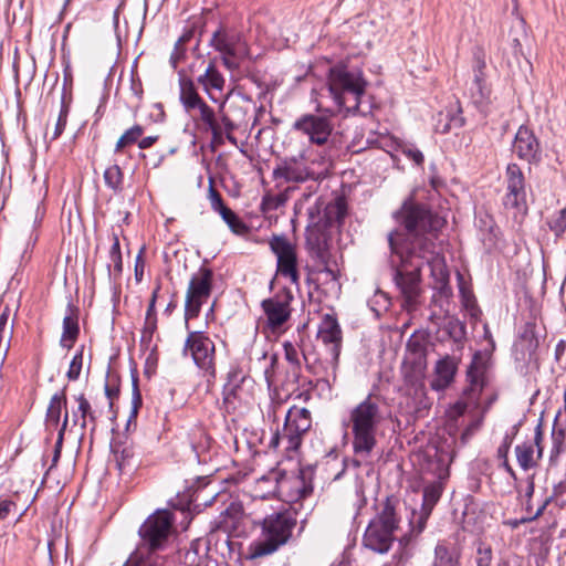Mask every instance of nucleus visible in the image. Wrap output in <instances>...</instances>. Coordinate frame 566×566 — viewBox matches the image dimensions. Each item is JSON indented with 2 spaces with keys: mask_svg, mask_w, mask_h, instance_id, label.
I'll list each match as a JSON object with an SVG mask.
<instances>
[{
  "mask_svg": "<svg viewBox=\"0 0 566 566\" xmlns=\"http://www.w3.org/2000/svg\"><path fill=\"white\" fill-rule=\"evenodd\" d=\"M424 369V359H413L405 363L402 367L405 384L413 389L415 394L423 389Z\"/></svg>",
  "mask_w": 566,
  "mask_h": 566,
  "instance_id": "27",
  "label": "nucleus"
},
{
  "mask_svg": "<svg viewBox=\"0 0 566 566\" xmlns=\"http://www.w3.org/2000/svg\"><path fill=\"white\" fill-rule=\"evenodd\" d=\"M395 218L402 231H391L388 234V244L391 254L399 259L400 268H395L394 281L403 300L402 307L408 312L417 310L423 265L430 269L433 289L440 297L448 300L452 295L449 271L436 242L446 220L426 205L412 200H406Z\"/></svg>",
  "mask_w": 566,
  "mask_h": 566,
  "instance_id": "1",
  "label": "nucleus"
},
{
  "mask_svg": "<svg viewBox=\"0 0 566 566\" xmlns=\"http://www.w3.org/2000/svg\"><path fill=\"white\" fill-rule=\"evenodd\" d=\"M18 505L9 497L0 499V522L4 521L10 514L15 513Z\"/></svg>",
  "mask_w": 566,
  "mask_h": 566,
  "instance_id": "57",
  "label": "nucleus"
},
{
  "mask_svg": "<svg viewBox=\"0 0 566 566\" xmlns=\"http://www.w3.org/2000/svg\"><path fill=\"white\" fill-rule=\"evenodd\" d=\"M490 366V356L478 352L473 355L472 361L467 370L468 387L464 388L463 395L471 401L478 403L480 396L486 386V371Z\"/></svg>",
  "mask_w": 566,
  "mask_h": 566,
  "instance_id": "15",
  "label": "nucleus"
},
{
  "mask_svg": "<svg viewBox=\"0 0 566 566\" xmlns=\"http://www.w3.org/2000/svg\"><path fill=\"white\" fill-rule=\"evenodd\" d=\"M159 291H160V285L158 284L155 287V290L153 291L150 302H149V305H148V308L146 312V318H157L155 306H156V301H157Z\"/></svg>",
  "mask_w": 566,
  "mask_h": 566,
  "instance_id": "64",
  "label": "nucleus"
},
{
  "mask_svg": "<svg viewBox=\"0 0 566 566\" xmlns=\"http://www.w3.org/2000/svg\"><path fill=\"white\" fill-rule=\"evenodd\" d=\"M123 566H171L168 558L159 553H143V549H135Z\"/></svg>",
  "mask_w": 566,
  "mask_h": 566,
  "instance_id": "30",
  "label": "nucleus"
},
{
  "mask_svg": "<svg viewBox=\"0 0 566 566\" xmlns=\"http://www.w3.org/2000/svg\"><path fill=\"white\" fill-rule=\"evenodd\" d=\"M306 247L308 251L314 256H316L321 262H325L326 259L328 258L327 238L317 226L307 229Z\"/></svg>",
  "mask_w": 566,
  "mask_h": 566,
  "instance_id": "29",
  "label": "nucleus"
},
{
  "mask_svg": "<svg viewBox=\"0 0 566 566\" xmlns=\"http://www.w3.org/2000/svg\"><path fill=\"white\" fill-rule=\"evenodd\" d=\"M543 430L541 424L535 428V434L533 441H525L515 447V455L518 465L527 471L537 465L538 460L543 455Z\"/></svg>",
  "mask_w": 566,
  "mask_h": 566,
  "instance_id": "20",
  "label": "nucleus"
},
{
  "mask_svg": "<svg viewBox=\"0 0 566 566\" xmlns=\"http://www.w3.org/2000/svg\"><path fill=\"white\" fill-rule=\"evenodd\" d=\"M210 45L221 54L232 55L234 59H245L249 55V46L243 36L224 28L213 32Z\"/></svg>",
  "mask_w": 566,
  "mask_h": 566,
  "instance_id": "18",
  "label": "nucleus"
},
{
  "mask_svg": "<svg viewBox=\"0 0 566 566\" xmlns=\"http://www.w3.org/2000/svg\"><path fill=\"white\" fill-rule=\"evenodd\" d=\"M241 384L227 382L223 387V405L227 412L235 409V400L240 399Z\"/></svg>",
  "mask_w": 566,
  "mask_h": 566,
  "instance_id": "41",
  "label": "nucleus"
},
{
  "mask_svg": "<svg viewBox=\"0 0 566 566\" xmlns=\"http://www.w3.org/2000/svg\"><path fill=\"white\" fill-rule=\"evenodd\" d=\"M430 514H431V511L424 510L422 507H421L420 513L413 514V516L410 521V524L417 531V533H421L424 530Z\"/></svg>",
  "mask_w": 566,
  "mask_h": 566,
  "instance_id": "54",
  "label": "nucleus"
},
{
  "mask_svg": "<svg viewBox=\"0 0 566 566\" xmlns=\"http://www.w3.org/2000/svg\"><path fill=\"white\" fill-rule=\"evenodd\" d=\"M485 67L484 53L479 50L474 53V77L470 86V96L472 103L481 111L488 107L492 94L491 86L486 83Z\"/></svg>",
  "mask_w": 566,
  "mask_h": 566,
  "instance_id": "17",
  "label": "nucleus"
},
{
  "mask_svg": "<svg viewBox=\"0 0 566 566\" xmlns=\"http://www.w3.org/2000/svg\"><path fill=\"white\" fill-rule=\"evenodd\" d=\"M317 338L327 347L331 355V364L335 370L338 365L343 343V333L335 314L323 315L318 325Z\"/></svg>",
  "mask_w": 566,
  "mask_h": 566,
  "instance_id": "16",
  "label": "nucleus"
},
{
  "mask_svg": "<svg viewBox=\"0 0 566 566\" xmlns=\"http://www.w3.org/2000/svg\"><path fill=\"white\" fill-rule=\"evenodd\" d=\"M407 348L417 355L415 359H424V345L419 336L413 334L407 343Z\"/></svg>",
  "mask_w": 566,
  "mask_h": 566,
  "instance_id": "53",
  "label": "nucleus"
},
{
  "mask_svg": "<svg viewBox=\"0 0 566 566\" xmlns=\"http://www.w3.org/2000/svg\"><path fill=\"white\" fill-rule=\"evenodd\" d=\"M174 522L175 516L169 510H157L149 515L138 530L140 544L136 549L146 554L158 553L167 543Z\"/></svg>",
  "mask_w": 566,
  "mask_h": 566,
  "instance_id": "8",
  "label": "nucleus"
},
{
  "mask_svg": "<svg viewBox=\"0 0 566 566\" xmlns=\"http://www.w3.org/2000/svg\"><path fill=\"white\" fill-rule=\"evenodd\" d=\"M9 315H10V310H9L8 306H6L3 308V311H2V313L0 314V336H6L7 335L8 339H10L11 333H12V327L7 333Z\"/></svg>",
  "mask_w": 566,
  "mask_h": 566,
  "instance_id": "63",
  "label": "nucleus"
},
{
  "mask_svg": "<svg viewBox=\"0 0 566 566\" xmlns=\"http://www.w3.org/2000/svg\"><path fill=\"white\" fill-rule=\"evenodd\" d=\"M213 271L201 266L190 277L185 300V318L188 322L198 317L201 307L209 300L212 292ZM188 327V323H186Z\"/></svg>",
  "mask_w": 566,
  "mask_h": 566,
  "instance_id": "10",
  "label": "nucleus"
},
{
  "mask_svg": "<svg viewBox=\"0 0 566 566\" xmlns=\"http://www.w3.org/2000/svg\"><path fill=\"white\" fill-rule=\"evenodd\" d=\"M192 437L198 439V441L191 440V449L196 455H199V453L208 447L210 438L201 427H196L192 429Z\"/></svg>",
  "mask_w": 566,
  "mask_h": 566,
  "instance_id": "44",
  "label": "nucleus"
},
{
  "mask_svg": "<svg viewBox=\"0 0 566 566\" xmlns=\"http://www.w3.org/2000/svg\"><path fill=\"white\" fill-rule=\"evenodd\" d=\"M384 420L379 397L369 394L349 411L354 453L366 460L377 446V431Z\"/></svg>",
  "mask_w": 566,
  "mask_h": 566,
  "instance_id": "2",
  "label": "nucleus"
},
{
  "mask_svg": "<svg viewBox=\"0 0 566 566\" xmlns=\"http://www.w3.org/2000/svg\"><path fill=\"white\" fill-rule=\"evenodd\" d=\"M311 412L306 408L293 406L289 409L282 430H276L269 442V447L277 450L281 446L284 451H296L304 434L311 429Z\"/></svg>",
  "mask_w": 566,
  "mask_h": 566,
  "instance_id": "6",
  "label": "nucleus"
},
{
  "mask_svg": "<svg viewBox=\"0 0 566 566\" xmlns=\"http://www.w3.org/2000/svg\"><path fill=\"white\" fill-rule=\"evenodd\" d=\"M221 115H220V119L219 120V124H221V127H222V136L226 135L227 139L232 143V144H237V139L234 136H232V132L235 129V125L234 123L229 118L228 115L223 114L222 112H220Z\"/></svg>",
  "mask_w": 566,
  "mask_h": 566,
  "instance_id": "51",
  "label": "nucleus"
},
{
  "mask_svg": "<svg viewBox=\"0 0 566 566\" xmlns=\"http://www.w3.org/2000/svg\"><path fill=\"white\" fill-rule=\"evenodd\" d=\"M565 449V430L559 429H553L552 432V447L549 451V458L551 461H556L560 453Z\"/></svg>",
  "mask_w": 566,
  "mask_h": 566,
  "instance_id": "42",
  "label": "nucleus"
},
{
  "mask_svg": "<svg viewBox=\"0 0 566 566\" xmlns=\"http://www.w3.org/2000/svg\"><path fill=\"white\" fill-rule=\"evenodd\" d=\"M75 399L78 403L77 412L81 415V429L84 430L90 422L92 423V431H94L96 428L97 416L95 411L92 409L90 401L85 398L83 394H80Z\"/></svg>",
  "mask_w": 566,
  "mask_h": 566,
  "instance_id": "34",
  "label": "nucleus"
},
{
  "mask_svg": "<svg viewBox=\"0 0 566 566\" xmlns=\"http://www.w3.org/2000/svg\"><path fill=\"white\" fill-rule=\"evenodd\" d=\"M441 494H442V484L440 482H434V483L426 485L423 489L422 509L432 512L434 505L440 500Z\"/></svg>",
  "mask_w": 566,
  "mask_h": 566,
  "instance_id": "38",
  "label": "nucleus"
},
{
  "mask_svg": "<svg viewBox=\"0 0 566 566\" xmlns=\"http://www.w3.org/2000/svg\"><path fill=\"white\" fill-rule=\"evenodd\" d=\"M80 334L78 308L71 302L67 303L63 317V332L60 344L64 348H72Z\"/></svg>",
  "mask_w": 566,
  "mask_h": 566,
  "instance_id": "24",
  "label": "nucleus"
},
{
  "mask_svg": "<svg viewBox=\"0 0 566 566\" xmlns=\"http://www.w3.org/2000/svg\"><path fill=\"white\" fill-rule=\"evenodd\" d=\"M219 214L233 233L243 235L249 232V227L229 207L222 209Z\"/></svg>",
  "mask_w": 566,
  "mask_h": 566,
  "instance_id": "37",
  "label": "nucleus"
},
{
  "mask_svg": "<svg viewBox=\"0 0 566 566\" xmlns=\"http://www.w3.org/2000/svg\"><path fill=\"white\" fill-rule=\"evenodd\" d=\"M114 452L119 470H123L125 467L130 464V459L134 457V451L132 448L124 447L120 450L116 449Z\"/></svg>",
  "mask_w": 566,
  "mask_h": 566,
  "instance_id": "52",
  "label": "nucleus"
},
{
  "mask_svg": "<svg viewBox=\"0 0 566 566\" xmlns=\"http://www.w3.org/2000/svg\"><path fill=\"white\" fill-rule=\"evenodd\" d=\"M470 405H474V407H479V402L475 403L474 401H471L468 397H465L462 394V397L458 401H455L452 406H450V408L448 409V416L451 419H457L464 415V412L467 411V409Z\"/></svg>",
  "mask_w": 566,
  "mask_h": 566,
  "instance_id": "45",
  "label": "nucleus"
},
{
  "mask_svg": "<svg viewBox=\"0 0 566 566\" xmlns=\"http://www.w3.org/2000/svg\"><path fill=\"white\" fill-rule=\"evenodd\" d=\"M449 333L455 339H460L464 335V325L458 319H450L448 323Z\"/></svg>",
  "mask_w": 566,
  "mask_h": 566,
  "instance_id": "60",
  "label": "nucleus"
},
{
  "mask_svg": "<svg viewBox=\"0 0 566 566\" xmlns=\"http://www.w3.org/2000/svg\"><path fill=\"white\" fill-rule=\"evenodd\" d=\"M292 130L306 137L312 146L324 148L317 153L321 167L327 168L332 165L334 158V142L332 140L334 124L332 116L311 113L302 114L293 122Z\"/></svg>",
  "mask_w": 566,
  "mask_h": 566,
  "instance_id": "4",
  "label": "nucleus"
},
{
  "mask_svg": "<svg viewBox=\"0 0 566 566\" xmlns=\"http://www.w3.org/2000/svg\"><path fill=\"white\" fill-rule=\"evenodd\" d=\"M401 153L418 166L422 165L424 161L422 153L413 145L401 146Z\"/></svg>",
  "mask_w": 566,
  "mask_h": 566,
  "instance_id": "55",
  "label": "nucleus"
},
{
  "mask_svg": "<svg viewBox=\"0 0 566 566\" xmlns=\"http://www.w3.org/2000/svg\"><path fill=\"white\" fill-rule=\"evenodd\" d=\"M104 181L115 193L122 192L124 182L122 168L117 164L107 167L104 171Z\"/></svg>",
  "mask_w": 566,
  "mask_h": 566,
  "instance_id": "35",
  "label": "nucleus"
},
{
  "mask_svg": "<svg viewBox=\"0 0 566 566\" xmlns=\"http://www.w3.org/2000/svg\"><path fill=\"white\" fill-rule=\"evenodd\" d=\"M549 229L556 237H560L566 231V208L559 210L548 222Z\"/></svg>",
  "mask_w": 566,
  "mask_h": 566,
  "instance_id": "46",
  "label": "nucleus"
},
{
  "mask_svg": "<svg viewBox=\"0 0 566 566\" xmlns=\"http://www.w3.org/2000/svg\"><path fill=\"white\" fill-rule=\"evenodd\" d=\"M322 263L324 266L317 271V281L324 285H327L332 291H338L340 285L338 283L337 271L328 266L327 260Z\"/></svg>",
  "mask_w": 566,
  "mask_h": 566,
  "instance_id": "40",
  "label": "nucleus"
},
{
  "mask_svg": "<svg viewBox=\"0 0 566 566\" xmlns=\"http://www.w3.org/2000/svg\"><path fill=\"white\" fill-rule=\"evenodd\" d=\"M269 245L276 256V275L289 279L293 285L298 287L300 271L296 245L284 234H273Z\"/></svg>",
  "mask_w": 566,
  "mask_h": 566,
  "instance_id": "11",
  "label": "nucleus"
},
{
  "mask_svg": "<svg viewBox=\"0 0 566 566\" xmlns=\"http://www.w3.org/2000/svg\"><path fill=\"white\" fill-rule=\"evenodd\" d=\"M297 526V512L283 510L265 516L262 521L261 539L254 546V556H265L287 544Z\"/></svg>",
  "mask_w": 566,
  "mask_h": 566,
  "instance_id": "5",
  "label": "nucleus"
},
{
  "mask_svg": "<svg viewBox=\"0 0 566 566\" xmlns=\"http://www.w3.org/2000/svg\"><path fill=\"white\" fill-rule=\"evenodd\" d=\"M144 127L142 125H134L130 128L126 129L122 136L118 138L115 145V153L122 151L125 147L130 146L135 143H138L140 137L144 135Z\"/></svg>",
  "mask_w": 566,
  "mask_h": 566,
  "instance_id": "36",
  "label": "nucleus"
},
{
  "mask_svg": "<svg viewBox=\"0 0 566 566\" xmlns=\"http://www.w3.org/2000/svg\"><path fill=\"white\" fill-rule=\"evenodd\" d=\"M67 423H69V413H67V410H65V415H64V418H63V421H62V426H61V428L59 430L57 439H56V442H55L54 454H53V459H52V465H51L50 469H52L53 467L56 465V463H57V461H59V459L61 457L63 438H64V433H65Z\"/></svg>",
  "mask_w": 566,
  "mask_h": 566,
  "instance_id": "48",
  "label": "nucleus"
},
{
  "mask_svg": "<svg viewBox=\"0 0 566 566\" xmlns=\"http://www.w3.org/2000/svg\"><path fill=\"white\" fill-rule=\"evenodd\" d=\"M196 109H198L200 120L206 125L207 130L211 132L213 140L222 143V127L214 111L205 101L196 106Z\"/></svg>",
  "mask_w": 566,
  "mask_h": 566,
  "instance_id": "31",
  "label": "nucleus"
},
{
  "mask_svg": "<svg viewBox=\"0 0 566 566\" xmlns=\"http://www.w3.org/2000/svg\"><path fill=\"white\" fill-rule=\"evenodd\" d=\"M461 549L448 542H439L434 548L432 566H461Z\"/></svg>",
  "mask_w": 566,
  "mask_h": 566,
  "instance_id": "28",
  "label": "nucleus"
},
{
  "mask_svg": "<svg viewBox=\"0 0 566 566\" xmlns=\"http://www.w3.org/2000/svg\"><path fill=\"white\" fill-rule=\"evenodd\" d=\"M549 497H552V501H556L560 506L566 505V478L554 485L553 493Z\"/></svg>",
  "mask_w": 566,
  "mask_h": 566,
  "instance_id": "56",
  "label": "nucleus"
},
{
  "mask_svg": "<svg viewBox=\"0 0 566 566\" xmlns=\"http://www.w3.org/2000/svg\"><path fill=\"white\" fill-rule=\"evenodd\" d=\"M493 559V553L491 546L480 544L476 549V566H491Z\"/></svg>",
  "mask_w": 566,
  "mask_h": 566,
  "instance_id": "50",
  "label": "nucleus"
},
{
  "mask_svg": "<svg viewBox=\"0 0 566 566\" xmlns=\"http://www.w3.org/2000/svg\"><path fill=\"white\" fill-rule=\"evenodd\" d=\"M458 369V364L454 357L446 355L436 363L434 377L430 386L436 391H441L448 388L454 380Z\"/></svg>",
  "mask_w": 566,
  "mask_h": 566,
  "instance_id": "22",
  "label": "nucleus"
},
{
  "mask_svg": "<svg viewBox=\"0 0 566 566\" xmlns=\"http://www.w3.org/2000/svg\"><path fill=\"white\" fill-rule=\"evenodd\" d=\"M284 358L291 365V371L295 378L298 380L302 360L305 363L306 369L312 374H317L314 361L311 360V352L305 346L304 340L301 339V345L293 344L292 342L283 343Z\"/></svg>",
  "mask_w": 566,
  "mask_h": 566,
  "instance_id": "21",
  "label": "nucleus"
},
{
  "mask_svg": "<svg viewBox=\"0 0 566 566\" xmlns=\"http://www.w3.org/2000/svg\"><path fill=\"white\" fill-rule=\"evenodd\" d=\"M513 153L516 156L528 163V164H538L542 159V148L541 144L528 127L521 126L513 142Z\"/></svg>",
  "mask_w": 566,
  "mask_h": 566,
  "instance_id": "19",
  "label": "nucleus"
},
{
  "mask_svg": "<svg viewBox=\"0 0 566 566\" xmlns=\"http://www.w3.org/2000/svg\"><path fill=\"white\" fill-rule=\"evenodd\" d=\"M242 516V505L232 502L214 521L213 530L231 533L237 530Z\"/></svg>",
  "mask_w": 566,
  "mask_h": 566,
  "instance_id": "26",
  "label": "nucleus"
},
{
  "mask_svg": "<svg viewBox=\"0 0 566 566\" xmlns=\"http://www.w3.org/2000/svg\"><path fill=\"white\" fill-rule=\"evenodd\" d=\"M71 102H72L71 92H67L66 86L64 85L62 95H61L60 114H59V117H57V120H56V124L54 127L52 139H56L63 134L66 123H67Z\"/></svg>",
  "mask_w": 566,
  "mask_h": 566,
  "instance_id": "33",
  "label": "nucleus"
},
{
  "mask_svg": "<svg viewBox=\"0 0 566 566\" xmlns=\"http://www.w3.org/2000/svg\"><path fill=\"white\" fill-rule=\"evenodd\" d=\"M227 382H237L241 384L244 380V375L242 373V369L239 365H231L228 375H227Z\"/></svg>",
  "mask_w": 566,
  "mask_h": 566,
  "instance_id": "62",
  "label": "nucleus"
},
{
  "mask_svg": "<svg viewBox=\"0 0 566 566\" xmlns=\"http://www.w3.org/2000/svg\"><path fill=\"white\" fill-rule=\"evenodd\" d=\"M308 164L319 166V156H313L311 148L305 149L300 156L285 158L273 170L275 180L301 184L307 180H317L319 174L315 172Z\"/></svg>",
  "mask_w": 566,
  "mask_h": 566,
  "instance_id": "9",
  "label": "nucleus"
},
{
  "mask_svg": "<svg viewBox=\"0 0 566 566\" xmlns=\"http://www.w3.org/2000/svg\"><path fill=\"white\" fill-rule=\"evenodd\" d=\"M182 355L190 356L197 367L209 376H216V346L213 340L203 332H189L184 344Z\"/></svg>",
  "mask_w": 566,
  "mask_h": 566,
  "instance_id": "12",
  "label": "nucleus"
},
{
  "mask_svg": "<svg viewBox=\"0 0 566 566\" xmlns=\"http://www.w3.org/2000/svg\"><path fill=\"white\" fill-rule=\"evenodd\" d=\"M397 528L395 507L387 500L382 510L369 522L363 538L364 545L374 552L386 553L394 542Z\"/></svg>",
  "mask_w": 566,
  "mask_h": 566,
  "instance_id": "7",
  "label": "nucleus"
},
{
  "mask_svg": "<svg viewBox=\"0 0 566 566\" xmlns=\"http://www.w3.org/2000/svg\"><path fill=\"white\" fill-rule=\"evenodd\" d=\"M505 193L502 203L505 209L525 214L527 211L526 179L521 167L511 163L504 174Z\"/></svg>",
  "mask_w": 566,
  "mask_h": 566,
  "instance_id": "13",
  "label": "nucleus"
},
{
  "mask_svg": "<svg viewBox=\"0 0 566 566\" xmlns=\"http://www.w3.org/2000/svg\"><path fill=\"white\" fill-rule=\"evenodd\" d=\"M197 83L211 99H214V92L221 93L223 91L226 78L218 70L214 60L209 61L205 72L197 77Z\"/></svg>",
  "mask_w": 566,
  "mask_h": 566,
  "instance_id": "23",
  "label": "nucleus"
},
{
  "mask_svg": "<svg viewBox=\"0 0 566 566\" xmlns=\"http://www.w3.org/2000/svg\"><path fill=\"white\" fill-rule=\"evenodd\" d=\"M186 55V49L185 46H177V43H175L174 50L170 55V64L174 70L178 67V64L185 59Z\"/></svg>",
  "mask_w": 566,
  "mask_h": 566,
  "instance_id": "61",
  "label": "nucleus"
},
{
  "mask_svg": "<svg viewBox=\"0 0 566 566\" xmlns=\"http://www.w3.org/2000/svg\"><path fill=\"white\" fill-rule=\"evenodd\" d=\"M208 198L210 200L211 209L214 212L220 213V211H222V209L227 208L220 192L213 186V180H210Z\"/></svg>",
  "mask_w": 566,
  "mask_h": 566,
  "instance_id": "49",
  "label": "nucleus"
},
{
  "mask_svg": "<svg viewBox=\"0 0 566 566\" xmlns=\"http://www.w3.org/2000/svg\"><path fill=\"white\" fill-rule=\"evenodd\" d=\"M83 349L84 348L81 347V349L74 355V357L71 360L69 370L66 373V377L69 378V380H77L81 375L83 365Z\"/></svg>",
  "mask_w": 566,
  "mask_h": 566,
  "instance_id": "47",
  "label": "nucleus"
},
{
  "mask_svg": "<svg viewBox=\"0 0 566 566\" xmlns=\"http://www.w3.org/2000/svg\"><path fill=\"white\" fill-rule=\"evenodd\" d=\"M157 329V318H146L142 332V342H150Z\"/></svg>",
  "mask_w": 566,
  "mask_h": 566,
  "instance_id": "58",
  "label": "nucleus"
},
{
  "mask_svg": "<svg viewBox=\"0 0 566 566\" xmlns=\"http://www.w3.org/2000/svg\"><path fill=\"white\" fill-rule=\"evenodd\" d=\"M293 300L292 291L283 287L272 297L262 301L261 306L266 316L268 325L272 331L281 328L290 319Z\"/></svg>",
  "mask_w": 566,
  "mask_h": 566,
  "instance_id": "14",
  "label": "nucleus"
},
{
  "mask_svg": "<svg viewBox=\"0 0 566 566\" xmlns=\"http://www.w3.org/2000/svg\"><path fill=\"white\" fill-rule=\"evenodd\" d=\"M346 213V202L340 198L336 199L333 203L327 205L325 209V217L327 219V223H342Z\"/></svg>",
  "mask_w": 566,
  "mask_h": 566,
  "instance_id": "39",
  "label": "nucleus"
},
{
  "mask_svg": "<svg viewBox=\"0 0 566 566\" xmlns=\"http://www.w3.org/2000/svg\"><path fill=\"white\" fill-rule=\"evenodd\" d=\"M66 402L65 388L51 397L45 417L46 426L49 428H57L61 419V412L63 409H66Z\"/></svg>",
  "mask_w": 566,
  "mask_h": 566,
  "instance_id": "32",
  "label": "nucleus"
},
{
  "mask_svg": "<svg viewBox=\"0 0 566 566\" xmlns=\"http://www.w3.org/2000/svg\"><path fill=\"white\" fill-rule=\"evenodd\" d=\"M179 98L187 112L196 109L203 99L198 94L195 82L185 75L184 71L179 72Z\"/></svg>",
  "mask_w": 566,
  "mask_h": 566,
  "instance_id": "25",
  "label": "nucleus"
},
{
  "mask_svg": "<svg viewBox=\"0 0 566 566\" xmlns=\"http://www.w3.org/2000/svg\"><path fill=\"white\" fill-rule=\"evenodd\" d=\"M112 239H113V243H112V247L109 250V259L113 263L114 272L118 275L123 271V259H122L118 234L113 232Z\"/></svg>",
  "mask_w": 566,
  "mask_h": 566,
  "instance_id": "43",
  "label": "nucleus"
},
{
  "mask_svg": "<svg viewBox=\"0 0 566 566\" xmlns=\"http://www.w3.org/2000/svg\"><path fill=\"white\" fill-rule=\"evenodd\" d=\"M484 416L481 415V417L474 421H472L462 432L461 440L463 443H465L473 434L476 432L480 427L482 426Z\"/></svg>",
  "mask_w": 566,
  "mask_h": 566,
  "instance_id": "59",
  "label": "nucleus"
},
{
  "mask_svg": "<svg viewBox=\"0 0 566 566\" xmlns=\"http://www.w3.org/2000/svg\"><path fill=\"white\" fill-rule=\"evenodd\" d=\"M328 91L339 108L347 112L358 109L360 98L365 94L367 82L360 70H349L344 65H336L328 72Z\"/></svg>",
  "mask_w": 566,
  "mask_h": 566,
  "instance_id": "3",
  "label": "nucleus"
}]
</instances>
